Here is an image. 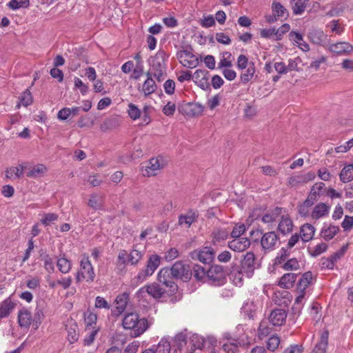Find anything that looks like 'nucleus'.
<instances>
[{
  "label": "nucleus",
  "mask_w": 353,
  "mask_h": 353,
  "mask_svg": "<svg viewBox=\"0 0 353 353\" xmlns=\"http://www.w3.org/2000/svg\"><path fill=\"white\" fill-rule=\"evenodd\" d=\"M192 276L191 267L181 261H178L170 268H162L158 273L157 280L167 287H170V291L176 292L178 285L173 281V279L187 282L191 279Z\"/></svg>",
  "instance_id": "1"
},
{
  "label": "nucleus",
  "mask_w": 353,
  "mask_h": 353,
  "mask_svg": "<svg viewBox=\"0 0 353 353\" xmlns=\"http://www.w3.org/2000/svg\"><path fill=\"white\" fill-rule=\"evenodd\" d=\"M122 325L125 330H131L132 336L137 337L148 328V322L145 318L140 319L137 313L130 312L124 316Z\"/></svg>",
  "instance_id": "2"
},
{
  "label": "nucleus",
  "mask_w": 353,
  "mask_h": 353,
  "mask_svg": "<svg viewBox=\"0 0 353 353\" xmlns=\"http://www.w3.org/2000/svg\"><path fill=\"white\" fill-rule=\"evenodd\" d=\"M154 282L150 285H145L139 290L137 294L139 296L143 297L145 294L152 296L154 299H160L164 294L172 295L176 292L170 291V287H167L165 284Z\"/></svg>",
  "instance_id": "3"
},
{
  "label": "nucleus",
  "mask_w": 353,
  "mask_h": 353,
  "mask_svg": "<svg viewBox=\"0 0 353 353\" xmlns=\"http://www.w3.org/2000/svg\"><path fill=\"white\" fill-rule=\"evenodd\" d=\"M95 273L88 254H84L80 261V270L77 273V281L81 282L85 280L88 283L93 282Z\"/></svg>",
  "instance_id": "4"
},
{
  "label": "nucleus",
  "mask_w": 353,
  "mask_h": 353,
  "mask_svg": "<svg viewBox=\"0 0 353 353\" xmlns=\"http://www.w3.org/2000/svg\"><path fill=\"white\" fill-rule=\"evenodd\" d=\"M207 281L214 286H221L226 283L223 268L219 265H212L207 271Z\"/></svg>",
  "instance_id": "5"
},
{
  "label": "nucleus",
  "mask_w": 353,
  "mask_h": 353,
  "mask_svg": "<svg viewBox=\"0 0 353 353\" xmlns=\"http://www.w3.org/2000/svg\"><path fill=\"white\" fill-rule=\"evenodd\" d=\"M215 256L214 250L211 247H203L190 253V257L205 264L212 263Z\"/></svg>",
  "instance_id": "6"
},
{
  "label": "nucleus",
  "mask_w": 353,
  "mask_h": 353,
  "mask_svg": "<svg viewBox=\"0 0 353 353\" xmlns=\"http://www.w3.org/2000/svg\"><path fill=\"white\" fill-rule=\"evenodd\" d=\"M168 57V56L164 51H159L155 55L152 68L154 70V77L159 81L163 79V72L165 69V61Z\"/></svg>",
  "instance_id": "7"
},
{
  "label": "nucleus",
  "mask_w": 353,
  "mask_h": 353,
  "mask_svg": "<svg viewBox=\"0 0 353 353\" xmlns=\"http://www.w3.org/2000/svg\"><path fill=\"white\" fill-rule=\"evenodd\" d=\"M256 257L253 252H247L241 261V265L239 268L242 272H244L245 276L250 278L253 276L256 269Z\"/></svg>",
  "instance_id": "8"
},
{
  "label": "nucleus",
  "mask_w": 353,
  "mask_h": 353,
  "mask_svg": "<svg viewBox=\"0 0 353 353\" xmlns=\"http://www.w3.org/2000/svg\"><path fill=\"white\" fill-rule=\"evenodd\" d=\"M279 244V237L275 232H268L263 234L261 239V245L265 252H269Z\"/></svg>",
  "instance_id": "9"
},
{
  "label": "nucleus",
  "mask_w": 353,
  "mask_h": 353,
  "mask_svg": "<svg viewBox=\"0 0 353 353\" xmlns=\"http://www.w3.org/2000/svg\"><path fill=\"white\" fill-rule=\"evenodd\" d=\"M163 168V163L161 157L152 158L143 167V174L147 176H155Z\"/></svg>",
  "instance_id": "10"
},
{
  "label": "nucleus",
  "mask_w": 353,
  "mask_h": 353,
  "mask_svg": "<svg viewBox=\"0 0 353 353\" xmlns=\"http://www.w3.org/2000/svg\"><path fill=\"white\" fill-rule=\"evenodd\" d=\"M180 63L186 68H194L199 64L198 58L187 50H181L177 53Z\"/></svg>",
  "instance_id": "11"
},
{
  "label": "nucleus",
  "mask_w": 353,
  "mask_h": 353,
  "mask_svg": "<svg viewBox=\"0 0 353 353\" xmlns=\"http://www.w3.org/2000/svg\"><path fill=\"white\" fill-rule=\"evenodd\" d=\"M209 72L206 70H196L192 75V79L201 89L207 90L210 88L208 82Z\"/></svg>",
  "instance_id": "12"
},
{
  "label": "nucleus",
  "mask_w": 353,
  "mask_h": 353,
  "mask_svg": "<svg viewBox=\"0 0 353 353\" xmlns=\"http://www.w3.org/2000/svg\"><path fill=\"white\" fill-rule=\"evenodd\" d=\"M309 286V272H305L303 275L301 279L299 280L297 288H296V293L297 296L296 298V303H301L303 301V299H305V296L306 295V290L307 289Z\"/></svg>",
  "instance_id": "13"
},
{
  "label": "nucleus",
  "mask_w": 353,
  "mask_h": 353,
  "mask_svg": "<svg viewBox=\"0 0 353 353\" xmlns=\"http://www.w3.org/2000/svg\"><path fill=\"white\" fill-rule=\"evenodd\" d=\"M309 223L303 224L300 228L299 234L297 233L293 234L288 241V248H292L301 239L303 242L306 243L309 241Z\"/></svg>",
  "instance_id": "14"
},
{
  "label": "nucleus",
  "mask_w": 353,
  "mask_h": 353,
  "mask_svg": "<svg viewBox=\"0 0 353 353\" xmlns=\"http://www.w3.org/2000/svg\"><path fill=\"white\" fill-rule=\"evenodd\" d=\"M129 301V294L126 292L119 295L114 301V306L112 309V314L114 316L121 315L125 310Z\"/></svg>",
  "instance_id": "15"
},
{
  "label": "nucleus",
  "mask_w": 353,
  "mask_h": 353,
  "mask_svg": "<svg viewBox=\"0 0 353 353\" xmlns=\"http://www.w3.org/2000/svg\"><path fill=\"white\" fill-rule=\"evenodd\" d=\"M228 247L232 250L237 252H241L248 249L250 245V241L248 238H233L228 242Z\"/></svg>",
  "instance_id": "16"
},
{
  "label": "nucleus",
  "mask_w": 353,
  "mask_h": 353,
  "mask_svg": "<svg viewBox=\"0 0 353 353\" xmlns=\"http://www.w3.org/2000/svg\"><path fill=\"white\" fill-rule=\"evenodd\" d=\"M287 312L283 309H274L269 315V321L274 326H280L285 322Z\"/></svg>",
  "instance_id": "17"
},
{
  "label": "nucleus",
  "mask_w": 353,
  "mask_h": 353,
  "mask_svg": "<svg viewBox=\"0 0 353 353\" xmlns=\"http://www.w3.org/2000/svg\"><path fill=\"white\" fill-rule=\"evenodd\" d=\"M199 214L196 211L190 210L184 214H181L179 216L178 223L181 226H185L189 228L191 225L197 221Z\"/></svg>",
  "instance_id": "18"
},
{
  "label": "nucleus",
  "mask_w": 353,
  "mask_h": 353,
  "mask_svg": "<svg viewBox=\"0 0 353 353\" xmlns=\"http://www.w3.org/2000/svg\"><path fill=\"white\" fill-rule=\"evenodd\" d=\"M17 304L14 302L11 296L8 297L0 303V320L7 318L13 312Z\"/></svg>",
  "instance_id": "19"
},
{
  "label": "nucleus",
  "mask_w": 353,
  "mask_h": 353,
  "mask_svg": "<svg viewBox=\"0 0 353 353\" xmlns=\"http://www.w3.org/2000/svg\"><path fill=\"white\" fill-rule=\"evenodd\" d=\"M329 50L338 55L348 54L353 50V46L347 42H339L330 45Z\"/></svg>",
  "instance_id": "20"
},
{
  "label": "nucleus",
  "mask_w": 353,
  "mask_h": 353,
  "mask_svg": "<svg viewBox=\"0 0 353 353\" xmlns=\"http://www.w3.org/2000/svg\"><path fill=\"white\" fill-rule=\"evenodd\" d=\"M18 323L21 327L28 329L31 325L32 317L30 311L26 308L20 310L18 312Z\"/></svg>",
  "instance_id": "21"
},
{
  "label": "nucleus",
  "mask_w": 353,
  "mask_h": 353,
  "mask_svg": "<svg viewBox=\"0 0 353 353\" xmlns=\"http://www.w3.org/2000/svg\"><path fill=\"white\" fill-rule=\"evenodd\" d=\"M203 109V106L200 103H188L183 108V113L191 117L199 116L202 114Z\"/></svg>",
  "instance_id": "22"
},
{
  "label": "nucleus",
  "mask_w": 353,
  "mask_h": 353,
  "mask_svg": "<svg viewBox=\"0 0 353 353\" xmlns=\"http://www.w3.org/2000/svg\"><path fill=\"white\" fill-rule=\"evenodd\" d=\"M25 168L28 169L26 175L30 178H37L41 176L47 172V168L43 164H37L28 168L26 167Z\"/></svg>",
  "instance_id": "23"
},
{
  "label": "nucleus",
  "mask_w": 353,
  "mask_h": 353,
  "mask_svg": "<svg viewBox=\"0 0 353 353\" xmlns=\"http://www.w3.org/2000/svg\"><path fill=\"white\" fill-rule=\"evenodd\" d=\"M330 206L329 205L324 203H319L314 208L311 216L313 219H319L327 216L330 212Z\"/></svg>",
  "instance_id": "24"
},
{
  "label": "nucleus",
  "mask_w": 353,
  "mask_h": 353,
  "mask_svg": "<svg viewBox=\"0 0 353 353\" xmlns=\"http://www.w3.org/2000/svg\"><path fill=\"white\" fill-rule=\"evenodd\" d=\"M339 226L324 223L321 230V235L325 240L328 241L332 239L339 232Z\"/></svg>",
  "instance_id": "25"
},
{
  "label": "nucleus",
  "mask_w": 353,
  "mask_h": 353,
  "mask_svg": "<svg viewBox=\"0 0 353 353\" xmlns=\"http://www.w3.org/2000/svg\"><path fill=\"white\" fill-rule=\"evenodd\" d=\"M297 274L287 273L283 274L279 282V285L285 289H289L293 286L296 281Z\"/></svg>",
  "instance_id": "26"
},
{
  "label": "nucleus",
  "mask_w": 353,
  "mask_h": 353,
  "mask_svg": "<svg viewBox=\"0 0 353 353\" xmlns=\"http://www.w3.org/2000/svg\"><path fill=\"white\" fill-rule=\"evenodd\" d=\"M145 254V250H140L137 248V245L134 246L130 252L128 253V261L131 265H136L142 259Z\"/></svg>",
  "instance_id": "27"
},
{
  "label": "nucleus",
  "mask_w": 353,
  "mask_h": 353,
  "mask_svg": "<svg viewBox=\"0 0 353 353\" xmlns=\"http://www.w3.org/2000/svg\"><path fill=\"white\" fill-rule=\"evenodd\" d=\"M160 265V257L157 254H152L149 257L145 268L147 274L152 276Z\"/></svg>",
  "instance_id": "28"
},
{
  "label": "nucleus",
  "mask_w": 353,
  "mask_h": 353,
  "mask_svg": "<svg viewBox=\"0 0 353 353\" xmlns=\"http://www.w3.org/2000/svg\"><path fill=\"white\" fill-rule=\"evenodd\" d=\"M283 211V208L276 207L274 209L269 211L266 214H265L262 218L261 221L265 223H271L277 219V218L279 216V215L281 214L282 212Z\"/></svg>",
  "instance_id": "29"
},
{
  "label": "nucleus",
  "mask_w": 353,
  "mask_h": 353,
  "mask_svg": "<svg viewBox=\"0 0 353 353\" xmlns=\"http://www.w3.org/2000/svg\"><path fill=\"white\" fill-rule=\"evenodd\" d=\"M256 72V68L254 62L250 61L249 67L242 70L240 75V79L243 83H247L252 80Z\"/></svg>",
  "instance_id": "30"
},
{
  "label": "nucleus",
  "mask_w": 353,
  "mask_h": 353,
  "mask_svg": "<svg viewBox=\"0 0 353 353\" xmlns=\"http://www.w3.org/2000/svg\"><path fill=\"white\" fill-rule=\"evenodd\" d=\"M325 192V183L323 182L316 183L310 188V200L316 201Z\"/></svg>",
  "instance_id": "31"
},
{
  "label": "nucleus",
  "mask_w": 353,
  "mask_h": 353,
  "mask_svg": "<svg viewBox=\"0 0 353 353\" xmlns=\"http://www.w3.org/2000/svg\"><path fill=\"white\" fill-rule=\"evenodd\" d=\"M292 221L287 216H282L281 220L278 225V230L281 233L284 235L288 234L292 231Z\"/></svg>",
  "instance_id": "32"
},
{
  "label": "nucleus",
  "mask_w": 353,
  "mask_h": 353,
  "mask_svg": "<svg viewBox=\"0 0 353 353\" xmlns=\"http://www.w3.org/2000/svg\"><path fill=\"white\" fill-rule=\"evenodd\" d=\"M147 75L148 79L143 83L141 90L145 96H148L151 94L152 93L154 92L157 90L156 83L152 78L151 74L150 73H148Z\"/></svg>",
  "instance_id": "33"
},
{
  "label": "nucleus",
  "mask_w": 353,
  "mask_h": 353,
  "mask_svg": "<svg viewBox=\"0 0 353 353\" xmlns=\"http://www.w3.org/2000/svg\"><path fill=\"white\" fill-rule=\"evenodd\" d=\"M68 339L70 343H74L79 339L78 326L75 322L71 321L66 325Z\"/></svg>",
  "instance_id": "34"
},
{
  "label": "nucleus",
  "mask_w": 353,
  "mask_h": 353,
  "mask_svg": "<svg viewBox=\"0 0 353 353\" xmlns=\"http://www.w3.org/2000/svg\"><path fill=\"white\" fill-rule=\"evenodd\" d=\"M328 332L325 331L321 335L320 341L316 345L312 353H325L327 346Z\"/></svg>",
  "instance_id": "35"
},
{
  "label": "nucleus",
  "mask_w": 353,
  "mask_h": 353,
  "mask_svg": "<svg viewBox=\"0 0 353 353\" xmlns=\"http://www.w3.org/2000/svg\"><path fill=\"white\" fill-rule=\"evenodd\" d=\"M241 310L249 319H253L256 316L258 307L254 301H248L244 303Z\"/></svg>",
  "instance_id": "36"
},
{
  "label": "nucleus",
  "mask_w": 353,
  "mask_h": 353,
  "mask_svg": "<svg viewBox=\"0 0 353 353\" xmlns=\"http://www.w3.org/2000/svg\"><path fill=\"white\" fill-rule=\"evenodd\" d=\"M340 180L343 183H347L353 180V164L345 165L339 174Z\"/></svg>",
  "instance_id": "37"
},
{
  "label": "nucleus",
  "mask_w": 353,
  "mask_h": 353,
  "mask_svg": "<svg viewBox=\"0 0 353 353\" xmlns=\"http://www.w3.org/2000/svg\"><path fill=\"white\" fill-rule=\"evenodd\" d=\"M128 253L125 250L119 251L117 259V268L121 271L123 270L128 264H130L128 261Z\"/></svg>",
  "instance_id": "38"
},
{
  "label": "nucleus",
  "mask_w": 353,
  "mask_h": 353,
  "mask_svg": "<svg viewBox=\"0 0 353 353\" xmlns=\"http://www.w3.org/2000/svg\"><path fill=\"white\" fill-rule=\"evenodd\" d=\"M99 330V327H85L86 335L83 340L85 345H90L94 342Z\"/></svg>",
  "instance_id": "39"
},
{
  "label": "nucleus",
  "mask_w": 353,
  "mask_h": 353,
  "mask_svg": "<svg viewBox=\"0 0 353 353\" xmlns=\"http://www.w3.org/2000/svg\"><path fill=\"white\" fill-rule=\"evenodd\" d=\"M272 9L273 14H276L278 19H286L288 17L287 9L279 2H274Z\"/></svg>",
  "instance_id": "40"
},
{
  "label": "nucleus",
  "mask_w": 353,
  "mask_h": 353,
  "mask_svg": "<svg viewBox=\"0 0 353 353\" xmlns=\"http://www.w3.org/2000/svg\"><path fill=\"white\" fill-rule=\"evenodd\" d=\"M103 203V197L97 194H93L90 195V198L88 201V205L91 208L97 210L102 208Z\"/></svg>",
  "instance_id": "41"
},
{
  "label": "nucleus",
  "mask_w": 353,
  "mask_h": 353,
  "mask_svg": "<svg viewBox=\"0 0 353 353\" xmlns=\"http://www.w3.org/2000/svg\"><path fill=\"white\" fill-rule=\"evenodd\" d=\"M244 272H242L238 268L236 270L233 269L230 273V279L236 286H241L243 282Z\"/></svg>",
  "instance_id": "42"
},
{
  "label": "nucleus",
  "mask_w": 353,
  "mask_h": 353,
  "mask_svg": "<svg viewBox=\"0 0 353 353\" xmlns=\"http://www.w3.org/2000/svg\"><path fill=\"white\" fill-rule=\"evenodd\" d=\"M57 265L59 270L63 274L68 273L72 268V263L70 260L65 257H61L58 259L57 261Z\"/></svg>",
  "instance_id": "43"
},
{
  "label": "nucleus",
  "mask_w": 353,
  "mask_h": 353,
  "mask_svg": "<svg viewBox=\"0 0 353 353\" xmlns=\"http://www.w3.org/2000/svg\"><path fill=\"white\" fill-rule=\"evenodd\" d=\"M321 306L316 302L312 303L310 307V316L315 323H318L322 317Z\"/></svg>",
  "instance_id": "44"
},
{
  "label": "nucleus",
  "mask_w": 353,
  "mask_h": 353,
  "mask_svg": "<svg viewBox=\"0 0 353 353\" xmlns=\"http://www.w3.org/2000/svg\"><path fill=\"white\" fill-rule=\"evenodd\" d=\"M290 255V248H282L279 250L277 256L275 258V265H280L283 264V263L289 259Z\"/></svg>",
  "instance_id": "45"
},
{
  "label": "nucleus",
  "mask_w": 353,
  "mask_h": 353,
  "mask_svg": "<svg viewBox=\"0 0 353 353\" xmlns=\"http://www.w3.org/2000/svg\"><path fill=\"white\" fill-rule=\"evenodd\" d=\"M23 167L21 165L17 167H11L6 170V177L10 179L20 178L23 174Z\"/></svg>",
  "instance_id": "46"
},
{
  "label": "nucleus",
  "mask_w": 353,
  "mask_h": 353,
  "mask_svg": "<svg viewBox=\"0 0 353 353\" xmlns=\"http://www.w3.org/2000/svg\"><path fill=\"white\" fill-rule=\"evenodd\" d=\"M194 279L197 281H202L205 278L207 279V272L205 268L199 265H194L192 272Z\"/></svg>",
  "instance_id": "47"
},
{
  "label": "nucleus",
  "mask_w": 353,
  "mask_h": 353,
  "mask_svg": "<svg viewBox=\"0 0 353 353\" xmlns=\"http://www.w3.org/2000/svg\"><path fill=\"white\" fill-rule=\"evenodd\" d=\"M32 103V97L29 89H26L19 97V103L17 105L19 108L20 105L27 107Z\"/></svg>",
  "instance_id": "48"
},
{
  "label": "nucleus",
  "mask_w": 353,
  "mask_h": 353,
  "mask_svg": "<svg viewBox=\"0 0 353 353\" xmlns=\"http://www.w3.org/2000/svg\"><path fill=\"white\" fill-rule=\"evenodd\" d=\"M155 353H170V343L168 339H162L156 348L154 349Z\"/></svg>",
  "instance_id": "49"
},
{
  "label": "nucleus",
  "mask_w": 353,
  "mask_h": 353,
  "mask_svg": "<svg viewBox=\"0 0 353 353\" xmlns=\"http://www.w3.org/2000/svg\"><path fill=\"white\" fill-rule=\"evenodd\" d=\"M326 36L322 30H314L310 35V40L313 43L321 45L325 40Z\"/></svg>",
  "instance_id": "50"
},
{
  "label": "nucleus",
  "mask_w": 353,
  "mask_h": 353,
  "mask_svg": "<svg viewBox=\"0 0 353 353\" xmlns=\"http://www.w3.org/2000/svg\"><path fill=\"white\" fill-rule=\"evenodd\" d=\"M8 6L13 10L28 8L29 6V0H11L8 3Z\"/></svg>",
  "instance_id": "51"
},
{
  "label": "nucleus",
  "mask_w": 353,
  "mask_h": 353,
  "mask_svg": "<svg viewBox=\"0 0 353 353\" xmlns=\"http://www.w3.org/2000/svg\"><path fill=\"white\" fill-rule=\"evenodd\" d=\"M308 0H292V10L295 14H299L303 12L305 8V3Z\"/></svg>",
  "instance_id": "52"
},
{
  "label": "nucleus",
  "mask_w": 353,
  "mask_h": 353,
  "mask_svg": "<svg viewBox=\"0 0 353 353\" xmlns=\"http://www.w3.org/2000/svg\"><path fill=\"white\" fill-rule=\"evenodd\" d=\"M147 274L148 273L144 269L141 270L138 274L132 279L131 284L135 287L139 285L140 283L146 280L148 277L150 276V274Z\"/></svg>",
  "instance_id": "53"
},
{
  "label": "nucleus",
  "mask_w": 353,
  "mask_h": 353,
  "mask_svg": "<svg viewBox=\"0 0 353 353\" xmlns=\"http://www.w3.org/2000/svg\"><path fill=\"white\" fill-rule=\"evenodd\" d=\"M280 265L285 270H297L299 268V262L294 258L288 259Z\"/></svg>",
  "instance_id": "54"
},
{
  "label": "nucleus",
  "mask_w": 353,
  "mask_h": 353,
  "mask_svg": "<svg viewBox=\"0 0 353 353\" xmlns=\"http://www.w3.org/2000/svg\"><path fill=\"white\" fill-rule=\"evenodd\" d=\"M128 112L129 117L133 120L140 118L141 115V111L133 103H130L128 105Z\"/></svg>",
  "instance_id": "55"
},
{
  "label": "nucleus",
  "mask_w": 353,
  "mask_h": 353,
  "mask_svg": "<svg viewBox=\"0 0 353 353\" xmlns=\"http://www.w3.org/2000/svg\"><path fill=\"white\" fill-rule=\"evenodd\" d=\"M97 314L90 312L85 316V327H98L97 326Z\"/></svg>",
  "instance_id": "56"
},
{
  "label": "nucleus",
  "mask_w": 353,
  "mask_h": 353,
  "mask_svg": "<svg viewBox=\"0 0 353 353\" xmlns=\"http://www.w3.org/2000/svg\"><path fill=\"white\" fill-rule=\"evenodd\" d=\"M288 292L286 291L283 292L282 293L278 292L275 293V303L277 305H288L289 300L285 298L288 295Z\"/></svg>",
  "instance_id": "57"
},
{
  "label": "nucleus",
  "mask_w": 353,
  "mask_h": 353,
  "mask_svg": "<svg viewBox=\"0 0 353 353\" xmlns=\"http://www.w3.org/2000/svg\"><path fill=\"white\" fill-rule=\"evenodd\" d=\"M280 343V339L278 336L274 335L269 338L267 342V347L271 351H274Z\"/></svg>",
  "instance_id": "58"
},
{
  "label": "nucleus",
  "mask_w": 353,
  "mask_h": 353,
  "mask_svg": "<svg viewBox=\"0 0 353 353\" xmlns=\"http://www.w3.org/2000/svg\"><path fill=\"white\" fill-rule=\"evenodd\" d=\"M44 262V268L49 273H52L54 271V261L52 258L47 254L43 258Z\"/></svg>",
  "instance_id": "59"
},
{
  "label": "nucleus",
  "mask_w": 353,
  "mask_h": 353,
  "mask_svg": "<svg viewBox=\"0 0 353 353\" xmlns=\"http://www.w3.org/2000/svg\"><path fill=\"white\" fill-rule=\"evenodd\" d=\"M250 62L248 61V59L244 54H240L237 59V68L241 70H243L246 69V68L249 67Z\"/></svg>",
  "instance_id": "60"
},
{
  "label": "nucleus",
  "mask_w": 353,
  "mask_h": 353,
  "mask_svg": "<svg viewBox=\"0 0 353 353\" xmlns=\"http://www.w3.org/2000/svg\"><path fill=\"white\" fill-rule=\"evenodd\" d=\"M228 236V232L225 229H216L213 232L214 239L220 241L226 239Z\"/></svg>",
  "instance_id": "61"
},
{
  "label": "nucleus",
  "mask_w": 353,
  "mask_h": 353,
  "mask_svg": "<svg viewBox=\"0 0 353 353\" xmlns=\"http://www.w3.org/2000/svg\"><path fill=\"white\" fill-rule=\"evenodd\" d=\"M245 231V226L244 224L237 225L234 227L232 232L231 236L232 238H241V235H242Z\"/></svg>",
  "instance_id": "62"
},
{
  "label": "nucleus",
  "mask_w": 353,
  "mask_h": 353,
  "mask_svg": "<svg viewBox=\"0 0 353 353\" xmlns=\"http://www.w3.org/2000/svg\"><path fill=\"white\" fill-rule=\"evenodd\" d=\"M176 110V105L174 103L169 101L162 109L163 113L166 116H172Z\"/></svg>",
  "instance_id": "63"
},
{
  "label": "nucleus",
  "mask_w": 353,
  "mask_h": 353,
  "mask_svg": "<svg viewBox=\"0 0 353 353\" xmlns=\"http://www.w3.org/2000/svg\"><path fill=\"white\" fill-rule=\"evenodd\" d=\"M140 343L137 341L129 343L125 348L123 353H137L139 347Z\"/></svg>",
  "instance_id": "64"
}]
</instances>
